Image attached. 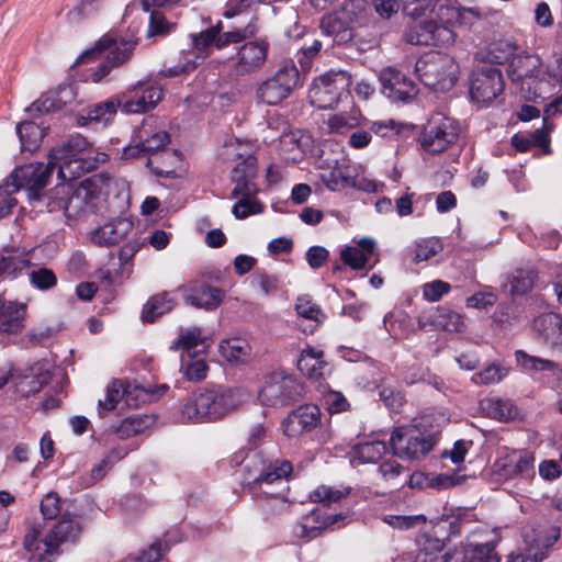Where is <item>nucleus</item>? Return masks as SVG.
Masks as SVG:
<instances>
[{"mask_svg": "<svg viewBox=\"0 0 562 562\" xmlns=\"http://www.w3.org/2000/svg\"><path fill=\"white\" fill-rule=\"evenodd\" d=\"M76 97V88L72 85H63L54 91L42 94L26 108L31 119L16 125L20 140H43L48 136L49 130L43 116L64 111L74 103Z\"/></svg>", "mask_w": 562, "mask_h": 562, "instance_id": "f03ea898", "label": "nucleus"}, {"mask_svg": "<svg viewBox=\"0 0 562 562\" xmlns=\"http://www.w3.org/2000/svg\"><path fill=\"white\" fill-rule=\"evenodd\" d=\"M98 10V3L94 0H83L76 4L68 13L67 18L71 23H78L85 18L92 15Z\"/></svg>", "mask_w": 562, "mask_h": 562, "instance_id": "338daca9", "label": "nucleus"}, {"mask_svg": "<svg viewBox=\"0 0 562 562\" xmlns=\"http://www.w3.org/2000/svg\"><path fill=\"white\" fill-rule=\"evenodd\" d=\"M533 329L543 344L562 349V315L547 312L533 319Z\"/></svg>", "mask_w": 562, "mask_h": 562, "instance_id": "c85d7f7f", "label": "nucleus"}, {"mask_svg": "<svg viewBox=\"0 0 562 562\" xmlns=\"http://www.w3.org/2000/svg\"><path fill=\"white\" fill-rule=\"evenodd\" d=\"M233 465H243V486L256 498L285 502L286 479L292 464L285 460L265 458L261 452L240 449L231 459Z\"/></svg>", "mask_w": 562, "mask_h": 562, "instance_id": "f257e3e1", "label": "nucleus"}, {"mask_svg": "<svg viewBox=\"0 0 562 562\" xmlns=\"http://www.w3.org/2000/svg\"><path fill=\"white\" fill-rule=\"evenodd\" d=\"M277 125H274V122L271 120L268 124V127L271 131H276V134L269 135V138L271 140H282L285 137H289V140H302L303 138H310L311 136L306 132L302 131H292L288 124V122L283 120H277ZM268 138V136H266Z\"/></svg>", "mask_w": 562, "mask_h": 562, "instance_id": "13d9d810", "label": "nucleus"}, {"mask_svg": "<svg viewBox=\"0 0 562 562\" xmlns=\"http://www.w3.org/2000/svg\"><path fill=\"white\" fill-rule=\"evenodd\" d=\"M245 400L237 389L215 385L190 397L181 411L183 420L199 423L218 419L236 409Z\"/></svg>", "mask_w": 562, "mask_h": 562, "instance_id": "7ed1b4c3", "label": "nucleus"}, {"mask_svg": "<svg viewBox=\"0 0 562 562\" xmlns=\"http://www.w3.org/2000/svg\"><path fill=\"white\" fill-rule=\"evenodd\" d=\"M97 193L89 181H83L76 188L68 183L57 184L50 192L44 206L48 212L63 211L68 218L85 214L93 206Z\"/></svg>", "mask_w": 562, "mask_h": 562, "instance_id": "1a4fd4ad", "label": "nucleus"}, {"mask_svg": "<svg viewBox=\"0 0 562 562\" xmlns=\"http://www.w3.org/2000/svg\"><path fill=\"white\" fill-rule=\"evenodd\" d=\"M390 443L394 454L398 458L418 460L432 450L436 439L431 432L409 425L395 428Z\"/></svg>", "mask_w": 562, "mask_h": 562, "instance_id": "ddd939ff", "label": "nucleus"}, {"mask_svg": "<svg viewBox=\"0 0 562 562\" xmlns=\"http://www.w3.org/2000/svg\"><path fill=\"white\" fill-rule=\"evenodd\" d=\"M326 366L323 360V352L313 348L304 349L297 360V369L311 380L321 379Z\"/></svg>", "mask_w": 562, "mask_h": 562, "instance_id": "4c0bfd02", "label": "nucleus"}, {"mask_svg": "<svg viewBox=\"0 0 562 562\" xmlns=\"http://www.w3.org/2000/svg\"><path fill=\"white\" fill-rule=\"evenodd\" d=\"M302 391V384L294 376L273 372L267 378L258 396L267 406L289 405L301 396Z\"/></svg>", "mask_w": 562, "mask_h": 562, "instance_id": "f3484780", "label": "nucleus"}, {"mask_svg": "<svg viewBox=\"0 0 562 562\" xmlns=\"http://www.w3.org/2000/svg\"><path fill=\"white\" fill-rule=\"evenodd\" d=\"M218 348L221 355L232 363L245 361L250 353L249 344L240 338L222 340Z\"/></svg>", "mask_w": 562, "mask_h": 562, "instance_id": "09e8293b", "label": "nucleus"}, {"mask_svg": "<svg viewBox=\"0 0 562 562\" xmlns=\"http://www.w3.org/2000/svg\"><path fill=\"white\" fill-rule=\"evenodd\" d=\"M376 244L371 238H362L357 246H349L340 251V259L344 265L353 270L366 268L368 261L375 251Z\"/></svg>", "mask_w": 562, "mask_h": 562, "instance_id": "2f4dec72", "label": "nucleus"}, {"mask_svg": "<svg viewBox=\"0 0 562 562\" xmlns=\"http://www.w3.org/2000/svg\"><path fill=\"white\" fill-rule=\"evenodd\" d=\"M458 65L448 55L430 53L420 57L415 71L420 81L434 91L446 92L452 89L458 80Z\"/></svg>", "mask_w": 562, "mask_h": 562, "instance_id": "9d476101", "label": "nucleus"}, {"mask_svg": "<svg viewBox=\"0 0 562 562\" xmlns=\"http://www.w3.org/2000/svg\"><path fill=\"white\" fill-rule=\"evenodd\" d=\"M321 29L326 36L333 37L337 44H344L352 40L350 21L345 11L326 14L321 20Z\"/></svg>", "mask_w": 562, "mask_h": 562, "instance_id": "7c9ffc66", "label": "nucleus"}, {"mask_svg": "<svg viewBox=\"0 0 562 562\" xmlns=\"http://www.w3.org/2000/svg\"><path fill=\"white\" fill-rule=\"evenodd\" d=\"M543 125L533 132L531 140H549L554 124L551 117L562 114V94L549 102L543 110Z\"/></svg>", "mask_w": 562, "mask_h": 562, "instance_id": "8fccbe9b", "label": "nucleus"}, {"mask_svg": "<svg viewBox=\"0 0 562 562\" xmlns=\"http://www.w3.org/2000/svg\"><path fill=\"white\" fill-rule=\"evenodd\" d=\"M321 416L322 413L317 405H301L283 420V432L288 437H297L303 432H308L321 424Z\"/></svg>", "mask_w": 562, "mask_h": 562, "instance_id": "393cba45", "label": "nucleus"}, {"mask_svg": "<svg viewBox=\"0 0 562 562\" xmlns=\"http://www.w3.org/2000/svg\"><path fill=\"white\" fill-rule=\"evenodd\" d=\"M508 374V369L502 364L492 363L472 375L471 380L477 385H490L501 382Z\"/></svg>", "mask_w": 562, "mask_h": 562, "instance_id": "6e6d98bb", "label": "nucleus"}, {"mask_svg": "<svg viewBox=\"0 0 562 562\" xmlns=\"http://www.w3.org/2000/svg\"><path fill=\"white\" fill-rule=\"evenodd\" d=\"M428 140H456L467 137V126L460 121L436 113L425 128Z\"/></svg>", "mask_w": 562, "mask_h": 562, "instance_id": "a878e982", "label": "nucleus"}, {"mask_svg": "<svg viewBox=\"0 0 562 562\" xmlns=\"http://www.w3.org/2000/svg\"><path fill=\"white\" fill-rule=\"evenodd\" d=\"M560 538V530L555 527L537 530L524 535V549H518L508 554L507 562H541Z\"/></svg>", "mask_w": 562, "mask_h": 562, "instance_id": "6ab92c4d", "label": "nucleus"}, {"mask_svg": "<svg viewBox=\"0 0 562 562\" xmlns=\"http://www.w3.org/2000/svg\"><path fill=\"white\" fill-rule=\"evenodd\" d=\"M53 154L54 149L48 153L46 164L36 161L15 167L0 184V196H12L13 193L24 189L30 202L44 206L49 196V192H45V188L55 166L58 167V161L53 158Z\"/></svg>", "mask_w": 562, "mask_h": 562, "instance_id": "20e7f679", "label": "nucleus"}, {"mask_svg": "<svg viewBox=\"0 0 562 562\" xmlns=\"http://www.w3.org/2000/svg\"><path fill=\"white\" fill-rule=\"evenodd\" d=\"M337 519V516L325 515L319 509H313L294 526L293 532L299 538L310 540L334 525Z\"/></svg>", "mask_w": 562, "mask_h": 562, "instance_id": "c756f323", "label": "nucleus"}, {"mask_svg": "<svg viewBox=\"0 0 562 562\" xmlns=\"http://www.w3.org/2000/svg\"><path fill=\"white\" fill-rule=\"evenodd\" d=\"M324 405L330 414H339L349 409V402L341 392L329 391L324 394Z\"/></svg>", "mask_w": 562, "mask_h": 562, "instance_id": "69168bd1", "label": "nucleus"}, {"mask_svg": "<svg viewBox=\"0 0 562 562\" xmlns=\"http://www.w3.org/2000/svg\"><path fill=\"white\" fill-rule=\"evenodd\" d=\"M136 44V38L121 40L117 42L112 36L105 35L92 49L85 52L77 61L82 64L103 58L104 61L92 69L90 75V79L93 82H99L110 74L113 67L121 66L130 59Z\"/></svg>", "mask_w": 562, "mask_h": 562, "instance_id": "6e6552de", "label": "nucleus"}, {"mask_svg": "<svg viewBox=\"0 0 562 562\" xmlns=\"http://www.w3.org/2000/svg\"><path fill=\"white\" fill-rule=\"evenodd\" d=\"M133 223L128 218H116L105 223L92 233V240L99 245H115L132 231Z\"/></svg>", "mask_w": 562, "mask_h": 562, "instance_id": "473e14b6", "label": "nucleus"}, {"mask_svg": "<svg viewBox=\"0 0 562 562\" xmlns=\"http://www.w3.org/2000/svg\"><path fill=\"white\" fill-rule=\"evenodd\" d=\"M517 366L529 374L549 372L557 374L560 371L558 362L527 353L524 350L515 351Z\"/></svg>", "mask_w": 562, "mask_h": 562, "instance_id": "e433bc0d", "label": "nucleus"}, {"mask_svg": "<svg viewBox=\"0 0 562 562\" xmlns=\"http://www.w3.org/2000/svg\"><path fill=\"white\" fill-rule=\"evenodd\" d=\"M206 347V338L203 337L201 328L194 326L181 329L177 340L170 346V350L181 351V355L190 356L198 350L205 352Z\"/></svg>", "mask_w": 562, "mask_h": 562, "instance_id": "72a5a7b5", "label": "nucleus"}, {"mask_svg": "<svg viewBox=\"0 0 562 562\" xmlns=\"http://www.w3.org/2000/svg\"><path fill=\"white\" fill-rule=\"evenodd\" d=\"M504 90L502 71L493 66L475 68L470 77V97L472 101L488 104Z\"/></svg>", "mask_w": 562, "mask_h": 562, "instance_id": "412c9836", "label": "nucleus"}, {"mask_svg": "<svg viewBox=\"0 0 562 562\" xmlns=\"http://www.w3.org/2000/svg\"><path fill=\"white\" fill-rule=\"evenodd\" d=\"M386 446L382 441H368L357 445L351 452V462L358 464L374 463L382 458Z\"/></svg>", "mask_w": 562, "mask_h": 562, "instance_id": "79ce46f5", "label": "nucleus"}, {"mask_svg": "<svg viewBox=\"0 0 562 562\" xmlns=\"http://www.w3.org/2000/svg\"><path fill=\"white\" fill-rule=\"evenodd\" d=\"M420 126L395 119H385L371 122L367 131L353 133L349 140H371L372 137L420 140Z\"/></svg>", "mask_w": 562, "mask_h": 562, "instance_id": "4be33fe9", "label": "nucleus"}, {"mask_svg": "<svg viewBox=\"0 0 562 562\" xmlns=\"http://www.w3.org/2000/svg\"><path fill=\"white\" fill-rule=\"evenodd\" d=\"M29 276L31 283L40 290H48L57 283L55 273L48 268H38L31 271Z\"/></svg>", "mask_w": 562, "mask_h": 562, "instance_id": "0e129e2a", "label": "nucleus"}, {"mask_svg": "<svg viewBox=\"0 0 562 562\" xmlns=\"http://www.w3.org/2000/svg\"><path fill=\"white\" fill-rule=\"evenodd\" d=\"M418 327L424 330H447L458 333L464 329V322L461 315L440 308H432L418 316Z\"/></svg>", "mask_w": 562, "mask_h": 562, "instance_id": "bb28decb", "label": "nucleus"}, {"mask_svg": "<svg viewBox=\"0 0 562 562\" xmlns=\"http://www.w3.org/2000/svg\"><path fill=\"white\" fill-rule=\"evenodd\" d=\"M350 77L346 71H329L313 81L308 91L312 105L318 109H330L341 97L348 93Z\"/></svg>", "mask_w": 562, "mask_h": 562, "instance_id": "dca6fc26", "label": "nucleus"}, {"mask_svg": "<svg viewBox=\"0 0 562 562\" xmlns=\"http://www.w3.org/2000/svg\"><path fill=\"white\" fill-rule=\"evenodd\" d=\"M50 380L48 371L31 372L20 376L15 381V392L23 397H27L42 390Z\"/></svg>", "mask_w": 562, "mask_h": 562, "instance_id": "a18cd8bd", "label": "nucleus"}, {"mask_svg": "<svg viewBox=\"0 0 562 562\" xmlns=\"http://www.w3.org/2000/svg\"><path fill=\"white\" fill-rule=\"evenodd\" d=\"M116 95L123 113L142 114L156 108L161 100L162 90L149 81H138Z\"/></svg>", "mask_w": 562, "mask_h": 562, "instance_id": "a211bd4d", "label": "nucleus"}, {"mask_svg": "<svg viewBox=\"0 0 562 562\" xmlns=\"http://www.w3.org/2000/svg\"><path fill=\"white\" fill-rule=\"evenodd\" d=\"M538 279V272L533 268L516 269L509 278L510 294L524 295L531 291Z\"/></svg>", "mask_w": 562, "mask_h": 562, "instance_id": "de8ad7c7", "label": "nucleus"}, {"mask_svg": "<svg viewBox=\"0 0 562 562\" xmlns=\"http://www.w3.org/2000/svg\"><path fill=\"white\" fill-rule=\"evenodd\" d=\"M415 554L407 553L403 558L412 562H452L453 553L443 552V542L427 533L417 539Z\"/></svg>", "mask_w": 562, "mask_h": 562, "instance_id": "cd10ccee", "label": "nucleus"}, {"mask_svg": "<svg viewBox=\"0 0 562 562\" xmlns=\"http://www.w3.org/2000/svg\"><path fill=\"white\" fill-rule=\"evenodd\" d=\"M41 530L32 527L25 535L23 547L31 553L29 562H52L58 547L66 541H74L80 533L79 525L64 516L50 529L44 539H40Z\"/></svg>", "mask_w": 562, "mask_h": 562, "instance_id": "423d86ee", "label": "nucleus"}, {"mask_svg": "<svg viewBox=\"0 0 562 562\" xmlns=\"http://www.w3.org/2000/svg\"><path fill=\"white\" fill-rule=\"evenodd\" d=\"M149 423V418L146 416H131L121 422L116 434L121 439L130 438L144 431Z\"/></svg>", "mask_w": 562, "mask_h": 562, "instance_id": "4d7b16f0", "label": "nucleus"}, {"mask_svg": "<svg viewBox=\"0 0 562 562\" xmlns=\"http://www.w3.org/2000/svg\"><path fill=\"white\" fill-rule=\"evenodd\" d=\"M58 161V175L63 179H76L97 169L109 156L95 151L91 143H64L52 155Z\"/></svg>", "mask_w": 562, "mask_h": 562, "instance_id": "0eeeda50", "label": "nucleus"}, {"mask_svg": "<svg viewBox=\"0 0 562 562\" xmlns=\"http://www.w3.org/2000/svg\"><path fill=\"white\" fill-rule=\"evenodd\" d=\"M252 198H239L234 204L232 213L236 218L244 220L250 215L260 214L263 211L262 204Z\"/></svg>", "mask_w": 562, "mask_h": 562, "instance_id": "052dcab7", "label": "nucleus"}, {"mask_svg": "<svg viewBox=\"0 0 562 562\" xmlns=\"http://www.w3.org/2000/svg\"><path fill=\"white\" fill-rule=\"evenodd\" d=\"M380 81L382 93L394 103H408L418 93L416 85L394 68L382 70Z\"/></svg>", "mask_w": 562, "mask_h": 562, "instance_id": "b1692460", "label": "nucleus"}, {"mask_svg": "<svg viewBox=\"0 0 562 562\" xmlns=\"http://www.w3.org/2000/svg\"><path fill=\"white\" fill-rule=\"evenodd\" d=\"M269 43L266 40L249 41L243 44L234 60V71L238 76L254 74L260 70L267 60Z\"/></svg>", "mask_w": 562, "mask_h": 562, "instance_id": "5701e85b", "label": "nucleus"}, {"mask_svg": "<svg viewBox=\"0 0 562 562\" xmlns=\"http://www.w3.org/2000/svg\"><path fill=\"white\" fill-rule=\"evenodd\" d=\"M442 244L438 238H425L416 243L415 245V257L416 262L425 261L442 250Z\"/></svg>", "mask_w": 562, "mask_h": 562, "instance_id": "bf43d9fd", "label": "nucleus"}, {"mask_svg": "<svg viewBox=\"0 0 562 562\" xmlns=\"http://www.w3.org/2000/svg\"><path fill=\"white\" fill-rule=\"evenodd\" d=\"M517 44L512 40H498L490 45L488 58L492 63L504 64L516 56Z\"/></svg>", "mask_w": 562, "mask_h": 562, "instance_id": "864d4df0", "label": "nucleus"}, {"mask_svg": "<svg viewBox=\"0 0 562 562\" xmlns=\"http://www.w3.org/2000/svg\"><path fill=\"white\" fill-rule=\"evenodd\" d=\"M223 299V292L214 286L202 285L198 293H187L183 296L186 304L196 308L214 310Z\"/></svg>", "mask_w": 562, "mask_h": 562, "instance_id": "a19ab883", "label": "nucleus"}, {"mask_svg": "<svg viewBox=\"0 0 562 562\" xmlns=\"http://www.w3.org/2000/svg\"><path fill=\"white\" fill-rule=\"evenodd\" d=\"M338 158H325L324 164L333 170L324 177L326 187L331 191H339L345 188L358 187L356 179L346 175L340 168L337 167Z\"/></svg>", "mask_w": 562, "mask_h": 562, "instance_id": "c03bdc74", "label": "nucleus"}, {"mask_svg": "<svg viewBox=\"0 0 562 562\" xmlns=\"http://www.w3.org/2000/svg\"><path fill=\"white\" fill-rule=\"evenodd\" d=\"M248 143H225V156L237 160L232 171V181L235 184L232 196H255L257 187L254 179L257 176V158L246 148Z\"/></svg>", "mask_w": 562, "mask_h": 562, "instance_id": "9b49d317", "label": "nucleus"}, {"mask_svg": "<svg viewBox=\"0 0 562 562\" xmlns=\"http://www.w3.org/2000/svg\"><path fill=\"white\" fill-rule=\"evenodd\" d=\"M299 82V70L295 66L279 69L257 88V99L268 105L279 104L286 99Z\"/></svg>", "mask_w": 562, "mask_h": 562, "instance_id": "aec40b11", "label": "nucleus"}, {"mask_svg": "<svg viewBox=\"0 0 562 562\" xmlns=\"http://www.w3.org/2000/svg\"><path fill=\"white\" fill-rule=\"evenodd\" d=\"M27 265L29 261L19 251L0 248V277L22 271Z\"/></svg>", "mask_w": 562, "mask_h": 562, "instance_id": "3c124183", "label": "nucleus"}, {"mask_svg": "<svg viewBox=\"0 0 562 562\" xmlns=\"http://www.w3.org/2000/svg\"><path fill=\"white\" fill-rule=\"evenodd\" d=\"M508 76L519 92L527 101L544 99L550 93L548 81L542 79V60L535 54H517L508 66Z\"/></svg>", "mask_w": 562, "mask_h": 562, "instance_id": "39448f33", "label": "nucleus"}, {"mask_svg": "<svg viewBox=\"0 0 562 562\" xmlns=\"http://www.w3.org/2000/svg\"><path fill=\"white\" fill-rule=\"evenodd\" d=\"M119 108L120 101L117 95H114L104 102L95 104L93 109L89 111L87 119L90 122L106 124L114 117Z\"/></svg>", "mask_w": 562, "mask_h": 562, "instance_id": "5fc2aeb1", "label": "nucleus"}, {"mask_svg": "<svg viewBox=\"0 0 562 562\" xmlns=\"http://www.w3.org/2000/svg\"><path fill=\"white\" fill-rule=\"evenodd\" d=\"M483 411L492 418L507 422L514 419L518 415V409L509 400L487 398L482 403Z\"/></svg>", "mask_w": 562, "mask_h": 562, "instance_id": "37998d69", "label": "nucleus"}, {"mask_svg": "<svg viewBox=\"0 0 562 562\" xmlns=\"http://www.w3.org/2000/svg\"><path fill=\"white\" fill-rule=\"evenodd\" d=\"M26 315V304L3 301V310L0 315V329L7 333H16L24 327Z\"/></svg>", "mask_w": 562, "mask_h": 562, "instance_id": "f704fd0d", "label": "nucleus"}, {"mask_svg": "<svg viewBox=\"0 0 562 562\" xmlns=\"http://www.w3.org/2000/svg\"><path fill=\"white\" fill-rule=\"evenodd\" d=\"M176 306V299L167 291L160 292L148 299L142 311V321L153 323L158 317L172 311Z\"/></svg>", "mask_w": 562, "mask_h": 562, "instance_id": "c9c22d12", "label": "nucleus"}, {"mask_svg": "<svg viewBox=\"0 0 562 562\" xmlns=\"http://www.w3.org/2000/svg\"><path fill=\"white\" fill-rule=\"evenodd\" d=\"M203 355L202 350H198L190 356L181 355L180 371L188 381L200 382L206 378L209 367Z\"/></svg>", "mask_w": 562, "mask_h": 562, "instance_id": "ea45409f", "label": "nucleus"}, {"mask_svg": "<svg viewBox=\"0 0 562 562\" xmlns=\"http://www.w3.org/2000/svg\"><path fill=\"white\" fill-rule=\"evenodd\" d=\"M494 473L499 480L514 481L516 486L526 487L536 477L535 456L528 450L505 449L494 462Z\"/></svg>", "mask_w": 562, "mask_h": 562, "instance_id": "f8f14e48", "label": "nucleus"}, {"mask_svg": "<svg viewBox=\"0 0 562 562\" xmlns=\"http://www.w3.org/2000/svg\"><path fill=\"white\" fill-rule=\"evenodd\" d=\"M409 14L415 18L405 32V40L413 45L450 46L456 41L454 32L443 24L432 20L417 21L425 11L415 7Z\"/></svg>", "mask_w": 562, "mask_h": 562, "instance_id": "2eb2a0df", "label": "nucleus"}, {"mask_svg": "<svg viewBox=\"0 0 562 562\" xmlns=\"http://www.w3.org/2000/svg\"><path fill=\"white\" fill-rule=\"evenodd\" d=\"M357 124L358 122L355 116L347 114H334L330 115L327 120L323 121L321 130L327 134L344 135L348 131L356 127Z\"/></svg>", "mask_w": 562, "mask_h": 562, "instance_id": "603ef678", "label": "nucleus"}, {"mask_svg": "<svg viewBox=\"0 0 562 562\" xmlns=\"http://www.w3.org/2000/svg\"><path fill=\"white\" fill-rule=\"evenodd\" d=\"M220 32L221 26L218 24L209 27L207 30L202 31L198 34L191 35L192 49L195 59H204L207 56V49L212 45H214L217 49H222L228 44L239 43L246 38L255 36L258 32V27L256 19L251 18V20L243 29L225 32L223 34H221Z\"/></svg>", "mask_w": 562, "mask_h": 562, "instance_id": "4468645a", "label": "nucleus"}, {"mask_svg": "<svg viewBox=\"0 0 562 562\" xmlns=\"http://www.w3.org/2000/svg\"><path fill=\"white\" fill-rule=\"evenodd\" d=\"M403 470L404 468L396 460L390 459L380 464L378 472L384 481L391 482L393 485H398V479Z\"/></svg>", "mask_w": 562, "mask_h": 562, "instance_id": "774afa93", "label": "nucleus"}, {"mask_svg": "<svg viewBox=\"0 0 562 562\" xmlns=\"http://www.w3.org/2000/svg\"><path fill=\"white\" fill-rule=\"evenodd\" d=\"M127 393L125 383L122 380L113 379L105 389V396L98 402V414L103 417L104 413L116 408L117 404Z\"/></svg>", "mask_w": 562, "mask_h": 562, "instance_id": "49530a36", "label": "nucleus"}, {"mask_svg": "<svg viewBox=\"0 0 562 562\" xmlns=\"http://www.w3.org/2000/svg\"><path fill=\"white\" fill-rule=\"evenodd\" d=\"M297 314L306 319L321 323L325 318V314L321 307L313 303L308 296H300L295 303Z\"/></svg>", "mask_w": 562, "mask_h": 562, "instance_id": "680f3d73", "label": "nucleus"}, {"mask_svg": "<svg viewBox=\"0 0 562 562\" xmlns=\"http://www.w3.org/2000/svg\"><path fill=\"white\" fill-rule=\"evenodd\" d=\"M452 562H499V557L491 543L469 544L462 552L453 553Z\"/></svg>", "mask_w": 562, "mask_h": 562, "instance_id": "58836bf2", "label": "nucleus"}, {"mask_svg": "<svg viewBox=\"0 0 562 562\" xmlns=\"http://www.w3.org/2000/svg\"><path fill=\"white\" fill-rule=\"evenodd\" d=\"M349 493V490H338L327 485H321L311 493V499L315 503L329 505L338 502Z\"/></svg>", "mask_w": 562, "mask_h": 562, "instance_id": "e2e57ef3", "label": "nucleus"}]
</instances>
